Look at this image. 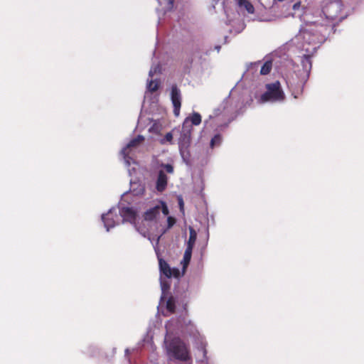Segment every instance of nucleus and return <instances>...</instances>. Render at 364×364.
<instances>
[{"label": "nucleus", "mask_w": 364, "mask_h": 364, "mask_svg": "<svg viewBox=\"0 0 364 364\" xmlns=\"http://www.w3.org/2000/svg\"><path fill=\"white\" fill-rule=\"evenodd\" d=\"M330 26L311 23L301 28L299 33L287 43L286 47L290 53L298 52L302 67L299 70V86L303 87L309 78L311 70V57L315 53L320 46L326 41Z\"/></svg>", "instance_id": "1"}, {"label": "nucleus", "mask_w": 364, "mask_h": 364, "mask_svg": "<svg viewBox=\"0 0 364 364\" xmlns=\"http://www.w3.org/2000/svg\"><path fill=\"white\" fill-rule=\"evenodd\" d=\"M102 220L105 228H115L121 225L136 228L140 217L136 208L119 203L117 208H112L107 213L102 214Z\"/></svg>", "instance_id": "2"}, {"label": "nucleus", "mask_w": 364, "mask_h": 364, "mask_svg": "<svg viewBox=\"0 0 364 364\" xmlns=\"http://www.w3.org/2000/svg\"><path fill=\"white\" fill-rule=\"evenodd\" d=\"M168 208L166 203L162 200L156 202L154 205L147 209L143 214V219L145 221H157L161 218L166 219L168 228H171L176 223L174 218L168 216Z\"/></svg>", "instance_id": "3"}, {"label": "nucleus", "mask_w": 364, "mask_h": 364, "mask_svg": "<svg viewBox=\"0 0 364 364\" xmlns=\"http://www.w3.org/2000/svg\"><path fill=\"white\" fill-rule=\"evenodd\" d=\"M144 140V137L142 135H138L124 146L120 152L124 159V164L128 168V173L130 176H132V175L136 173L137 166L133 156Z\"/></svg>", "instance_id": "4"}, {"label": "nucleus", "mask_w": 364, "mask_h": 364, "mask_svg": "<svg viewBox=\"0 0 364 364\" xmlns=\"http://www.w3.org/2000/svg\"><path fill=\"white\" fill-rule=\"evenodd\" d=\"M266 91L260 96L259 102H282L285 99V94L279 81L267 83L265 85Z\"/></svg>", "instance_id": "5"}, {"label": "nucleus", "mask_w": 364, "mask_h": 364, "mask_svg": "<svg viewBox=\"0 0 364 364\" xmlns=\"http://www.w3.org/2000/svg\"><path fill=\"white\" fill-rule=\"evenodd\" d=\"M167 350L178 360L186 362L191 359L188 346L180 338H173L169 342Z\"/></svg>", "instance_id": "6"}, {"label": "nucleus", "mask_w": 364, "mask_h": 364, "mask_svg": "<svg viewBox=\"0 0 364 364\" xmlns=\"http://www.w3.org/2000/svg\"><path fill=\"white\" fill-rule=\"evenodd\" d=\"M326 18L330 20L341 21L346 17L343 13V4L341 0H331L326 2L322 9Z\"/></svg>", "instance_id": "7"}, {"label": "nucleus", "mask_w": 364, "mask_h": 364, "mask_svg": "<svg viewBox=\"0 0 364 364\" xmlns=\"http://www.w3.org/2000/svg\"><path fill=\"white\" fill-rule=\"evenodd\" d=\"M160 168L156 180V189L158 192L161 193L166 190L168 184V177L166 173L171 174L174 169L173 166L169 164H161Z\"/></svg>", "instance_id": "8"}, {"label": "nucleus", "mask_w": 364, "mask_h": 364, "mask_svg": "<svg viewBox=\"0 0 364 364\" xmlns=\"http://www.w3.org/2000/svg\"><path fill=\"white\" fill-rule=\"evenodd\" d=\"M191 132L192 127L190 126L186 127H185V124L183 123L181 135L178 139V146L180 154L183 159L188 155L187 149L191 143Z\"/></svg>", "instance_id": "9"}, {"label": "nucleus", "mask_w": 364, "mask_h": 364, "mask_svg": "<svg viewBox=\"0 0 364 364\" xmlns=\"http://www.w3.org/2000/svg\"><path fill=\"white\" fill-rule=\"evenodd\" d=\"M170 97L173 107V114L178 117L180 114L182 96L180 89L175 85L171 86Z\"/></svg>", "instance_id": "10"}, {"label": "nucleus", "mask_w": 364, "mask_h": 364, "mask_svg": "<svg viewBox=\"0 0 364 364\" xmlns=\"http://www.w3.org/2000/svg\"><path fill=\"white\" fill-rule=\"evenodd\" d=\"M159 265L161 274L164 275L166 278H178L180 277L179 269L177 268H171L169 264L164 259H159Z\"/></svg>", "instance_id": "11"}, {"label": "nucleus", "mask_w": 364, "mask_h": 364, "mask_svg": "<svg viewBox=\"0 0 364 364\" xmlns=\"http://www.w3.org/2000/svg\"><path fill=\"white\" fill-rule=\"evenodd\" d=\"M159 3V8L156 9V11L159 13V11H163L164 14L171 11L173 9L174 7V1L175 0H156Z\"/></svg>", "instance_id": "12"}, {"label": "nucleus", "mask_w": 364, "mask_h": 364, "mask_svg": "<svg viewBox=\"0 0 364 364\" xmlns=\"http://www.w3.org/2000/svg\"><path fill=\"white\" fill-rule=\"evenodd\" d=\"M304 8L301 5V2L297 1L291 6V11L284 15L285 17L292 16L301 18L304 13Z\"/></svg>", "instance_id": "13"}, {"label": "nucleus", "mask_w": 364, "mask_h": 364, "mask_svg": "<svg viewBox=\"0 0 364 364\" xmlns=\"http://www.w3.org/2000/svg\"><path fill=\"white\" fill-rule=\"evenodd\" d=\"M183 123L186 127L188 126L192 127L193 125L198 126L201 123V116L198 112H193L185 119Z\"/></svg>", "instance_id": "14"}, {"label": "nucleus", "mask_w": 364, "mask_h": 364, "mask_svg": "<svg viewBox=\"0 0 364 364\" xmlns=\"http://www.w3.org/2000/svg\"><path fill=\"white\" fill-rule=\"evenodd\" d=\"M133 195L140 196L144 194L145 188L143 184L138 181H134L132 178L130 180V190Z\"/></svg>", "instance_id": "15"}, {"label": "nucleus", "mask_w": 364, "mask_h": 364, "mask_svg": "<svg viewBox=\"0 0 364 364\" xmlns=\"http://www.w3.org/2000/svg\"><path fill=\"white\" fill-rule=\"evenodd\" d=\"M260 67V61L254 62L250 63L247 67L246 72L245 73V76L248 77L250 75H258V71H259Z\"/></svg>", "instance_id": "16"}, {"label": "nucleus", "mask_w": 364, "mask_h": 364, "mask_svg": "<svg viewBox=\"0 0 364 364\" xmlns=\"http://www.w3.org/2000/svg\"><path fill=\"white\" fill-rule=\"evenodd\" d=\"M140 230V233L141 235H143L144 237H148V239L151 241V242H154L155 241L156 245L159 243V240L161 237V235L165 233V230H164L163 232H157L156 235H151L149 234V230L151 229H139Z\"/></svg>", "instance_id": "17"}, {"label": "nucleus", "mask_w": 364, "mask_h": 364, "mask_svg": "<svg viewBox=\"0 0 364 364\" xmlns=\"http://www.w3.org/2000/svg\"><path fill=\"white\" fill-rule=\"evenodd\" d=\"M192 251H193V249H191L188 247L186 248V250H185V252L183 255V260L181 261L183 272H185L186 269L187 268V267L188 266V264L191 262V256H192Z\"/></svg>", "instance_id": "18"}, {"label": "nucleus", "mask_w": 364, "mask_h": 364, "mask_svg": "<svg viewBox=\"0 0 364 364\" xmlns=\"http://www.w3.org/2000/svg\"><path fill=\"white\" fill-rule=\"evenodd\" d=\"M272 68V61L271 60H267L262 65L260 63L259 73L262 75H266L270 73Z\"/></svg>", "instance_id": "19"}, {"label": "nucleus", "mask_w": 364, "mask_h": 364, "mask_svg": "<svg viewBox=\"0 0 364 364\" xmlns=\"http://www.w3.org/2000/svg\"><path fill=\"white\" fill-rule=\"evenodd\" d=\"M237 4L240 8L245 9L248 14H253L255 8L249 0H237Z\"/></svg>", "instance_id": "20"}, {"label": "nucleus", "mask_w": 364, "mask_h": 364, "mask_svg": "<svg viewBox=\"0 0 364 364\" xmlns=\"http://www.w3.org/2000/svg\"><path fill=\"white\" fill-rule=\"evenodd\" d=\"M190 230V235L189 239L187 242V247L188 248L193 249L197 238V232L195 229H189Z\"/></svg>", "instance_id": "21"}, {"label": "nucleus", "mask_w": 364, "mask_h": 364, "mask_svg": "<svg viewBox=\"0 0 364 364\" xmlns=\"http://www.w3.org/2000/svg\"><path fill=\"white\" fill-rule=\"evenodd\" d=\"M166 309L171 314L175 313V311H176V301H175V299H174V298L173 296H170L168 299V300L166 301Z\"/></svg>", "instance_id": "22"}, {"label": "nucleus", "mask_w": 364, "mask_h": 364, "mask_svg": "<svg viewBox=\"0 0 364 364\" xmlns=\"http://www.w3.org/2000/svg\"><path fill=\"white\" fill-rule=\"evenodd\" d=\"M159 83H160V82L159 80H157L156 79H154V80L151 79L150 80H148L146 87H147L148 90L151 91V92H154L158 90Z\"/></svg>", "instance_id": "23"}, {"label": "nucleus", "mask_w": 364, "mask_h": 364, "mask_svg": "<svg viewBox=\"0 0 364 364\" xmlns=\"http://www.w3.org/2000/svg\"><path fill=\"white\" fill-rule=\"evenodd\" d=\"M223 141L222 136L219 134H215L210 140V146L212 149L219 146Z\"/></svg>", "instance_id": "24"}, {"label": "nucleus", "mask_w": 364, "mask_h": 364, "mask_svg": "<svg viewBox=\"0 0 364 364\" xmlns=\"http://www.w3.org/2000/svg\"><path fill=\"white\" fill-rule=\"evenodd\" d=\"M161 67L159 64L153 65L149 72V77H153L154 75L160 73Z\"/></svg>", "instance_id": "25"}, {"label": "nucleus", "mask_w": 364, "mask_h": 364, "mask_svg": "<svg viewBox=\"0 0 364 364\" xmlns=\"http://www.w3.org/2000/svg\"><path fill=\"white\" fill-rule=\"evenodd\" d=\"M161 129V124L154 122L151 127L149 128V132L151 133L158 134L160 132Z\"/></svg>", "instance_id": "26"}, {"label": "nucleus", "mask_w": 364, "mask_h": 364, "mask_svg": "<svg viewBox=\"0 0 364 364\" xmlns=\"http://www.w3.org/2000/svg\"><path fill=\"white\" fill-rule=\"evenodd\" d=\"M172 140H173V134H172V133L171 132H168L165 135L164 138L161 140V144H166L167 142L172 143Z\"/></svg>", "instance_id": "27"}, {"label": "nucleus", "mask_w": 364, "mask_h": 364, "mask_svg": "<svg viewBox=\"0 0 364 364\" xmlns=\"http://www.w3.org/2000/svg\"><path fill=\"white\" fill-rule=\"evenodd\" d=\"M284 60H285V62L284 63V67H290V66H293L294 65L293 60H289L288 58V56H287L286 58H284Z\"/></svg>", "instance_id": "28"}, {"label": "nucleus", "mask_w": 364, "mask_h": 364, "mask_svg": "<svg viewBox=\"0 0 364 364\" xmlns=\"http://www.w3.org/2000/svg\"><path fill=\"white\" fill-rule=\"evenodd\" d=\"M178 205H179V208H180V210L181 212H183L184 203H183V200L181 196H178Z\"/></svg>", "instance_id": "29"}, {"label": "nucleus", "mask_w": 364, "mask_h": 364, "mask_svg": "<svg viewBox=\"0 0 364 364\" xmlns=\"http://www.w3.org/2000/svg\"><path fill=\"white\" fill-rule=\"evenodd\" d=\"M245 28V25L243 23H240V25H239V28L237 29V31H235L236 33H240Z\"/></svg>", "instance_id": "30"}, {"label": "nucleus", "mask_w": 364, "mask_h": 364, "mask_svg": "<svg viewBox=\"0 0 364 364\" xmlns=\"http://www.w3.org/2000/svg\"><path fill=\"white\" fill-rule=\"evenodd\" d=\"M287 82L289 87H294L295 85V82L290 80H289Z\"/></svg>", "instance_id": "31"}, {"label": "nucleus", "mask_w": 364, "mask_h": 364, "mask_svg": "<svg viewBox=\"0 0 364 364\" xmlns=\"http://www.w3.org/2000/svg\"><path fill=\"white\" fill-rule=\"evenodd\" d=\"M212 119V117H211V116H210V117H209V119H207V120H205V121L204 122V123H205V126H209L210 121V119Z\"/></svg>", "instance_id": "32"}, {"label": "nucleus", "mask_w": 364, "mask_h": 364, "mask_svg": "<svg viewBox=\"0 0 364 364\" xmlns=\"http://www.w3.org/2000/svg\"><path fill=\"white\" fill-rule=\"evenodd\" d=\"M169 288V285L168 284H166L165 283H162V289L164 290H165L166 289H168Z\"/></svg>", "instance_id": "33"}, {"label": "nucleus", "mask_w": 364, "mask_h": 364, "mask_svg": "<svg viewBox=\"0 0 364 364\" xmlns=\"http://www.w3.org/2000/svg\"><path fill=\"white\" fill-rule=\"evenodd\" d=\"M216 48H217L218 50H219L220 46H217Z\"/></svg>", "instance_id": "34"}, {"label": "nucleus", "mask_w": 364, "mask_h": 364, "mask_svg": "<svg viewBox=\"0 0 364 364\" xmlns=\"http://www.w3.org/2000/svg\"><path fill=\"white\" fill-rule=\"evenodd\" d=\"M218 0H213V2H217Z\"/></svg>", "instance_id": "35"}]
</instances>
